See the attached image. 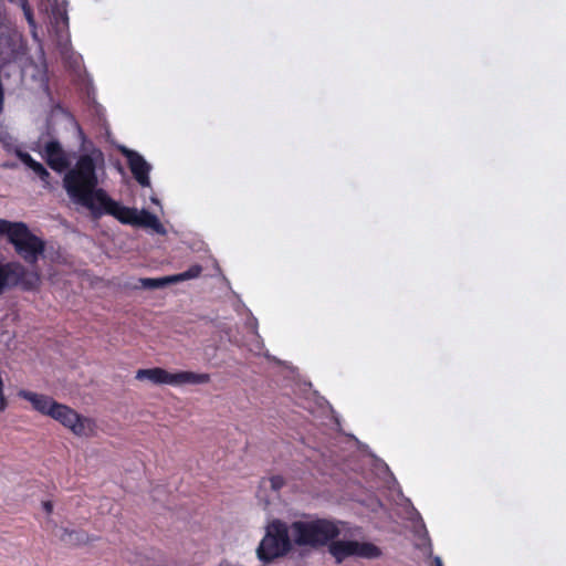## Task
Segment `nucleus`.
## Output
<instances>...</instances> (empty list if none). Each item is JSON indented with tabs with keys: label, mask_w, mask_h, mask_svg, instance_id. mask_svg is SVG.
<instances>
[{
	"label": "nucleus",
	"mask_w": 566,
	"mask_h": 566,
	"mask_svg": "<svg viewBox=\"0 0 566 566\" xmlns=\"http://www.w3.org/2000/svg\"><path fill=\"white\" fill-rule=\"evenodd\" d=\"M96 161L91 154H82L75 165L63 177V187L70 199L91 212L98 203V192L105 191L98 187Z\"/></svg>",
	"instance_id": "nucleus-1"
},
{
	"label": "nucleus",
	"mask_w": 566,
	"mask_h": 566,
	"mask_svg": "<svg viewBox=\"0 0 566 566\" xmlns=\"http://www.w3.org/2000/svg\"><path fill=\"white\" fill-rule=\"evenodd\" d=\"M290 530L294 545L313 548L327 545L340 534L338 525L326 518L294 521Z\"/></svg>",
	"instance_id": "nucleus-2"
},
{
	"label": "nucleus",
	"mask_w": 566,
	"mask_h": 566,
	"mask_svg": "<svg viewBox=\"0 0 566 566\" xmlns=\"http://www.w3.org/2000/svg\"><path fill=\"white\" fill-rule=\"evenodd\" d=\"M0 235H7L9 242L14 247L15 252L30 264L36 263L39 256L44 252V241L33 234L23 222H11L0 219Z\"/></svg>",
	"instance_id": "nucleus-3"
},
{
	"label": "nucleus",
	"mask_w": 566,
	"mask_h": 566,
	"mask_svg": "<svg viewBox=\"0 0 566 566\" xmlns=\"http://www.w3.org/2000/svg\"><path fill=\"white\" fill-rule=\"evenodd\" d=\"M293 545L290 525L275 518L268 524L265 535L256 548V554L260 560L270 563L289 554Z\"/></svg>",
	"instance_id": "nucleus-4"
},
{
	"label": "nucleus",
	"mask_w": 566,
	"mask_h": 566,
	"mask_svg": "<svg viewBox=\"0 0 566 566\" xmlns=\"http://www.w3.org/2000/svg\"><path fill=\"white\" fill-rule=\"evenodd\" d=\"M135 378L137 380H148L154 385H171V386H182L186 384L191 385H200V384H208L210 381V375L209 374H199L195 371H177V373H169L164 368L160 367H154V368H146V369H138L136 371Z\"/></svg>",
	"instance_id": "nucleus-5"
},
{
	"label": "nucleus",
	"mask_w": 566,
	"mask_h": 566,
	"mask_svg": "<svg viewBox=\"0 0 566 566\" xmlns=\"http://www.w3.org/2000/svg\"><path fill=\"white\" fill-rule=\"evenodd\" d=\"M39 285L40 275L36 272H29L19 262L2 263L0 261V294L14 286H21L24 291H33Z\"/></svg>",
	"instance_id": "nucleus-6"
},
{
	"label": "nucleus",
	"mask_w": 566,
	"mask_h": 566,
	"mask_svg": "<svg viewBox=\"0 0 566 566\" xmlns=\"http://www.w3.org/2000/svg\"><path fill=\"white\" fill-rule=\"evenodd\" d=\"M329 543L331 544L328 551L337 563H342L344 559L350 556L374 559L381 555L380 548L373 543L334 539Z\"/></svg>",
	"instance_id": "nucleus-7"
},
{
	"label": "nucleus",
	"mask_w": 566,
	"mask_h": 566,
	"mask_svg": "<svg viewBox=\"0 0 566 566\" xmlns=\"http://www.w3.org/2000/svg\"><path fill=\"white\" fill-rule=\"evenodd\" d=\"M98 203L93 209L92 214L99 218L103 214H108L117 219L123 224L136 227L138 210L120 205L118 201L112 199L106 191H99Z\"/></svg>",
	"instance_id": "nucleus-8"
},
{
	"label": "nucleus",
	"mask_w": 566,
	"mask_h": 566,
	"mask_svg": "<svg viewBox=\"0 0 566 566\" xmlns=\"http://www.w3.org/2000/svg\"><path fill=\"white\" fill-rule=\"evenodd\" d=\"M52 411L51 418L70 429L75 436L86 434V427L90 423L87 418L81 416L71 407L60 402H57Z\"/></svg>",
	"instance_id": "nucleus-9"
},
{
	"label": "nucleus",
	"mask_w": 566,
	"mask_h": 566,
	"mask_svg": "<svg viewBox=\"0 0 566 566\" xmlns=\"http://www.w3.org/2000/svg\"><path fill=\"white\" fill-rule=\"evenodd\" d=\"M122 154L126 157L128 167L135 180L142 187H149V172L151 170V166L145 160V158L139 153L135 150L123 148Z\"/></svg>",
	"instance_id": "nucleus-10"
},
{
	"label": "nucleus",
	"mask_w": 566,
	"mask_h": 566,
	"mask_svg": "<svg viewBox=\"0 0 566 566\" xmlns=\"http://www.w3.org/2000/svg\"><path fill=\"white\" fill-rule=\"evenodd\" d=\"M44 158L51 169L62 172L69 168V159L57 140H50L44 147Z\"/></svg>",
	"instance_id": "nucleus-11"
},
{
	"label": "nucleus",
	"mask_w": 566,
	"mask_h": 566,
	"mask_svg": "<svg viewBox=\"0 0 566 566\" xmlns=\"http://www.w3.org/2000/svg\"><path fill=\"white\" fill-rule=\"evenodd\" d=\"M18 396L22 399L31 402L32 408L43 416L51 417L52 410H54L57 401H55L52 397L36 394L27 389H21L18 391Z\"/></svg>",
	"instance_id": "nucleus-12"
},
{
	"label": "nucleus",
	"mask_w": 566,
	"mask_h": 566,
	"mask_svg": "<svg viewBox=\"0 0 566 566\" xmlns=\"http://www.w3.org/2000/svg\"><path fill=\"white\" fill-rule=\"evenodd\" d=\"M136 227L150 228L156 232H163L164 230L163 224L158 218L147 210H142L138 212Z\"/></svg>",
	"instance_id": "nucleus-13"
},
{
	"label": "nucleus",
	"mask_w": 566,
	"mask_h": 566,
	"mask_svg": "<svg viewBox=\"0 0 566 566\" xmlns=\"http://www.w3.org/2000/svg\"><path fill=\"white\" fill-rule=\"evenodd\" d=\"M61 539L69 545H80L82 543H86L88 537L84 532L69 531L67 528H64Z\"/></svg>",
	"instance_id": "nucleus-14"
},
{
	"label": "nucleus",
	"mask_w": 566,
	"mask_h": 566,
	"mask_svg": "<svg viewBox=\"0 0 566 566\" xmlns=\"http://www.w3.org/2000/svg\"><path fill=\"white\" fill-rule=\"evenodd\" d=\"M52 17L56 28H69V15L64 4H55L52 8Z\"/></svg>",
	"instance_id": "nucleus-15"
},
{
	"label": "nucleus",
	"mask_w": 566,
	"mask_h": 566,
	"mask_svg": "<svg viewBox=\"0 0 566 566\" xmlns=\"http://www.w3.org/2000/svg\"><path fill=\"white\" fill-rule=\"evenodd\" d=\"M202 272V266L199 264L191 265L187 271L171 275L172 283L182 282L198 277Z\"/></svg>",
	"instance_id": "nucleus-16"
},
{
	"label": "nucleus",
	"mask_w": 566,
	"mask_h": 566,
	"mask_svg": "<svg viewBox=\"0 0 566 566\" xmlns=\"http://www.w3.org/2000/svg\"><path fill=\"white\" fill-rule=\"evenodd\" d=\"M170 276L159 277V279H142V285L146 289H159L164 287L169 283H172Z\"/></svg>",
	"instance_id": "nucleus-17"
},
{
	"label": "nucleus",
	"mask_w": 566,
	"mask_h": 566,
	"mask_svg": "<svg viewBox=\"0 0 566 566\" xmlns=\"http://www.w3.org/2000/svg\"><path fill=\"white\" fill-rule=\"evenodd\" d=\"M0 142L9 153H14L19 148L17 140L8 132H0Z\"/></svg>",
	"instance_id": "nucleus-18"
},
{
	"label": "nucleus",
	"mask_w": 566,
	"mask_h": 566,
	"mask_svg": "<svg viewBox=\"0 0 566 566\" xmlns=\"http://www.w3.org/2000/svg\"><path fill=\"white\" fill-rule=\"evenodd\" d=\"M30 169L42 180L48 182L50 178V172L46 170V168L39 161H34Z\"/></svg>",
	"instance_id": "nucleus-19"
},
{
	"label": "nucleus",
	"mask_w": 566,
	"mask_h": 566,
	"mask_svg": "<svg viewBox=\"0 0 566 566\" xmlns=\"http://www.w3.org/2000/svg\"><path fill=\"white\" fill-rule=\"evenodd\" d=\"M14 154L29 168L35 161L30 154L21 150L20 148L15 149Z\"/></svg>",
	"instance_id": "nucleus-20"
},
{
	"label": "nucleus",
	"mask_w": 566,
	"mask_h": 566,
	"mask_svg": "<svg viewBox=\"0 0 566 566\" xmlns=\"http://www.w3.org/2000/svg\"><path fill=\"white\" fill-rule=\"evenodd\" d=\"M269 482H270L271 489L274 491L281 490L283 488V485L285 484V480L281 475L271 476Z\"/></svg>",
	"instance_id": "nucleus-21"
},
{
	"label": "nucleus",
	"mask_w": 566,
	"mask_h": 566,
	"mask_svg": "<svg viewBox=\"0 0 566 566\" xmlns=\"http://www.w3.org/2000/svg\"><path fill=\"white\" fill-rule=\"evenodd\" d=\"M22 9H23V13H24L25 19L29 22V24L34 25L35 22H34L33 11L27 0H22Z\"/></svg>",
	"instance_id": "nucleus-22"
},
{
	"label": "nucleus",
	"mask_w": 566,
	"mask_h": 566,
	"mask_svg": "<svg viewBox=\"0 0 566 566\" xmlns=\"http://www.w3.org/2000/svg\"><path fill=\"white\" fill-rule=\"evenodd\" d=\"M43 509L48 514H51L53 511V504L51 501L43 502Z\"/></svg>",
	"instance_id": "nucleus-23"
},
{
	"label": "nucleus",
	"mask_w": 566,
	"mask_h": 566,
	"mask_svg": "<svg viewBox=\"0 0 566 566\" xmlns=\"http://www.w3.org/2000/svg\"><path fill=\"white\" fill-rule=\"evenodd\" d=\"M433 565L434 566H443V563L440 557H434Z\"/></svg>",
	"instance_id": "nucleus-24"
}]
</instances>
